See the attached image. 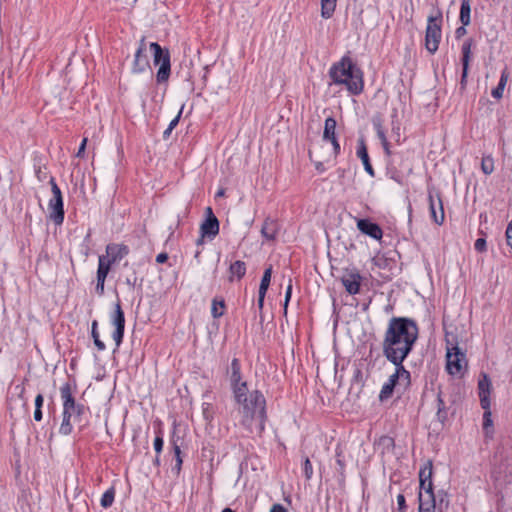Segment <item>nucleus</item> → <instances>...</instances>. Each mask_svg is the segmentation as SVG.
<instances>
[{
    "label": "nucleus",
    "mask_w": 512,
    "mask_h": 512,
    "mask_svg": "<svg viewBox=\"0 0 512 512\" xmlns=\"http://www.w3.org/2000/svg\"><path fill=\"white\" fill-rule=\"evenodd\" d=\"M416 322L406 317L389 320L382 341L383 356L392 364H402L418 339Z\"/></svg>",
    "instance_id": "1"
},
{
    "label": "nucleus",
    "mask_w": 512,
    "mask_h": 512,
    "mask_svg": "<svg viewBox=\"0 0 512 512\" xmlns=\"http://www.w3.org/2000/svg\"><path fill=\"white\" fill-rule=\"evenodd\" d=\"M237 405L239 425L249 433L262 434L267 420L266 399L263 393L257 389L249 390L248 387L233 394Z\"/></svg>",
    "instance_id": "2"
},
{
    "label": "nucleus",
    "mask_w": 512,
    "mask_h": 512,
    "mask_svg": "<svg viewBox=\"0 0 512 512\" xmlns=\"http://www.w3.org/2000/svg\"><path fill=\"white\" fill-rule=\"evenodd\" d=\"M328 75L331 79L330 85H344L352 95H359L363 91L362 71L349 56H343L338 62L333 63Z\"/></svg>",
    "instance_id": "3"
},
{
    "label": "nucleus",
    "mask_w": 512,
    "mask_h": 512,
    "mask_svg": "<svg viewBox=\"0 0 512 512\" xmlns=\"http://www.w3.org/2000/svg\"><path fill=\"white\" fill-rule=\"evenodd\" d=\"M61 400L63 402V419L59 428L62 435H69L73 426L71 420L74 422H81V417L85 412V407L82 404L76 403L72 395V387L70 383H65L60 387Z\"/></svg>",
    "instance_id": "4"
},
{
    "label": "nucleus",
    "mask_w": 512,
    "mask_h": 512,
    "mask_svg": "<svg viewBox=\"0 0 512 512\" xmlns=\"http://www.w3.org/2000/svg\"><path fill=\"white\" fill-rule=\"evenodd\" d=\"M491 380L486 373H481L478 380V395L480 398V405L484 410L483 414V428L487 430L492 426L491 411H490V393H491Z\"/></svg>",
    "instance_id": "5"
},
{
    "label": "nucleus",
    "mask_w": 512,
    "mask_h": 512,
    "mask_svg": "<svg viewBox=\"0 0 512 512\" xmlns=\"http://www.w3.org/2000/svg\"><path fill=\"white\" fill-rule=\"evenodd\" d=\"M150 49L153 52V63L159 65L156 74L159 83L168 80L171 71L170 53L168 49H163L157 42L150 43Z\"/></svg>",
    "instance_id": "6"
},
{
    "label": "nucleus",
    "mask_w": 512,
    "mask_h": 512,
    "mask_svg": "<svg viewBox=\"0 0 512 512\" xmlns=\"http://www.w3.org/2000/svg\"><path fill=\"white\" fill-rule=\"evenodd\" d=\"M49 183L52 191V198L48 202L49 218L54 224L61 225L64 221L62 192L54 178H51Z\"/></svg>",
    "instance_id": "7"
},
{
    "label": "nucleus",
    "mask_w": 512,
    "mask_h": 512,
    "mask_svg": "<svg viewBox=\"0 0 512 512\" xmlns=\"http://www.w3.org/2000/svg\"><path fill=\"white\" fill-rule=\"evenodd\" d=\"M441 40V14L429 16L426 27L425 47L430 53L438 50Z\"/></svg>",
    "instance_id": "8"
},
{
    "label": "nucleus",
    "mask_w": 512,
    "mask_h": 512,
    "mask_svg": "<svg viewBox=\"0 0 512 512\" xmlns=\"http://www.w3.org/2000/svg\"><path fill=\"white\" fill-rule=\"evenodd\" d=\"M446 369L451 375H458L466 365L465 354L457 345L447 347L446 352Z\"/></svg>",
    "instance_id": "9"
},
{
    "label": "nucleus",
    "mask_w": 512,
    "mask_h": 512,
    "mask_svg": "<svg viewBox=\"0 0 512 512\" xmlns=\"http://www.w3.org/2000/svg\"><path fill=\"white\" fill-rule=\"evenodd\" d=\"M110 321L115 326V331L112 333V338L115 342L116 348H119L124 337L125 330V316L119 302L115 304L114 312L110 316Z\"/></svg>",
    "instance_id": "10"
},
{
    "label": "nucleus",
    "mask_w": 512,
    "mask_h": 512,
    "mask_svg": "<svg viewBox=\"0 0 512 512\" xmlns=\"http://www.w3.org/2000/svg\"><path fill=\"white\" fill-rule=\"evenodd\" d=\"M340 281L350 295L360 291L362 276L356 268H346L342 271Z\"/></svg>",
    "instance_id": "11"
},
{
    "label": "nucleus",
    "mask_w": 512,
    "mask_h": 512,
    "mask_svg": "<svg viewBox=\"0 0 512 512\" xmlns=\"http://www.w3.org/2000/svg\"><path fill=\"white\" fill-rule=\"evenodd\" d=\"M227 373L233 394L236 393L238 389L241 391L248 387L247 382L242 379L241 365L237 358L232 359Z\"/></svg>",
    "instance_id": "12"
},
{
    "label": "nucleus",
    "mask_w": 512,
    "mask_h": 512,
    "mask_svg": "<svg viewBox=\"0 0 512 512\" xmlns=\"http://www.w3.org/2000/svg\"><path fill=\"white\" fill-rule=\"evenodd\" d=\"M206 214L207 217L200 226V232L202 234V238L207 237L210 240H212L219 233V221L217 217L213 214L211 207L206 208Z\"/></svg>",
    "instance_id": "13"
},
{
    "label": "nucleus",
    "mask_w": 512,
    "mask_h": 512,
    "mask_svg": "<svg viewBox=\"0 0 512 512\" xmlns=\"http://www.w3.org/2000/svg\"><path fill=\"white\" fill-rule=\"evenodd\" d=\"M395 366V372L391 374L387 380V383L394 387H402L406 389L410 385L411 375L408 370L402 364H393Z\"/></svg>",
    "instance_id": "14"
},
{
    "label": "nucleus",
    "mask_w": 512,
    "mask_h": 512,
    "mask_svg": "<svg viewBox=\"0 0 512 512\" xmlns=\"http://www.w3.org/2000/svg\"><path fill=\"white\" fill-rule=\"evenodd\" d=\"M111 263L107 260L105 255H100L98 258V269H97V284L96 293L98 295L104 294V285L106 277L111 269Z\"/></svg>",
    "instance_id": "15"
},
{
    "label": "nucleus",
    "mask_w": 512,
    "mask_h": 512,
    "mask_svg": "<svg viewBox=\"0 0 512 512\" xmlns=\"http://www.w3.org/2000/svg\"><path fill=\"white\" fill-rule=\"evenodd\" d=\"M145 50H146L145 40L141 39V41L139 43V47L136 50V53L134 56V61H133V65H132L133 73H142L149 66V61L145 54Z\"/></svg>",
    "instance_id": "16"
},
{
    "label": "nucleus",
    "mask_w": 512,
    "mask_h": 512,
    "mask_svg": "<svg viewBox=\"0 0 512 512\" xmlns=\"http://www.w3.org/2000/svg\"><path fill=\"white\" fill-rule=\"evenodd\" d=\"M357 228L365 235L375 240H380L383 236L381 227L368 219H360L357 221Z\"/></svg>",
    "instance_id": "17"
},
{
    "label": "nucleus",
    "mask_w": 512,
    "mask_h": 512,
    "mask_svg": "<svg viewBox=\"0 0 512 512\" xmlns=\"http://www.w3.org/2000/svg\"><path fill=\"white\" fill-rule=\"evenodd\" d=\"M106 253L107 260L114 264L128 255L129 248L124 244H109L106 246Z\"/></svg>",
    "instance_id": "18"
},
{
    "label": "nucleus",
    "mask_w": 512,
    "mask_h": 512,
    "mask_svg": "<svg viewBox=\"0 0 512 512\" xmlns=\"http://www.w3.org/2000/svg\"><path fill=\"white\" fill-rule=\"evenodd\" d=\"M428 199L430 215L432 220L438 225L442 224L445 218V214L441 198L438 197L437 200H435L434 197L431 194H429Z\"/></svg>",
    "instance_id": "19"
},
{
    "label": "nucleus",
    "mask_w": 512,
    "mask_h": 512,
    "mask_svg": "<svg viewBox=\"0 0 512 512\" xmlns=\"http://www.w3.org/2000/svg\"><path fill=\"white\" fill-rule=\"evenodd\" d=\"M280 230V225L277 220L267 217L263 225L261 227V235L267 240V241H274L277 237V234Z\"/></svg>",
    "instance_id": "20"
},
{
    "label": "nucleus",
    "mask_w": 512,
    "mask_h": 512,
    "mask_svg": "<svg viewBox=\"0 0 512 512\" xmlns=\"http://www.w3.org/2000/svg\"><path fill=\"white\" fill-rule=\"evenodd\" d=\"M356 155L362 161L365 171L371 177H374L375 171L370 163L367 147L363 138L358 139Z\"/></svg>",
    "instance_id": "21"
},
{
    "label": "nucleus",
    "mask_w": 512,
    "mask_h": 512,
    "mask_svg": "<svg viewBox=\"0 0 512 512\" xmlns=\"http://www.w3.org/2000/svg\"><path fill=\"white\" fill-rule=\"evenodd\" d=\"M471 47H472V39L465 40L462 45V76H461L462 86L465 84L466 77L468 74L469 62H470V58H471Z\"/></svg>",
    "instance_id": "22"
},
{
    "label": "nucleus",
    "mask_w": 512,
    "mask_h": 512,
    "mask_svg": "<svg viewBox=\"0 0 512 512\" xmlns=\"http://www.w3.org/2000/svg\"><path fill=\"white\" fill-rule=\"evenodd\" d=\"M437 512H447L450 505L449 494L444 490H438L434 495Z\"/></svg>",
    "instance_id": "23"
},
{
    "label": "nucleus",
    "mask_w": 512,
    "mask_h": 512,
    "mask_svg": "<svg viewBox=\"0 0 512 512\" xmlns=\"http://www.w3.org/2000/svg\"><path fill=\"white\" fill-rule=\"evenodd\" d=\"M336 126L337 122L333 117L326 118L323 131L324 141L334 140L336 138Z\"/></svg>",
    "instance_id": "24"
},
{
    "label": "nucleus",
    "mask_w": 512,
    "mask_h": 512,
    "mask_svg": "<svg viewBox=\"0 0 512 512\" xmlns=\"http://www.w3.org/2000/svg\"><path fill=\"white\" fill-rule=\"evenodd\" d=\"M230 277L229 280L233 281L234 277L241 279L246 273V265L243 261H235L229 267Z\"/></svg>",
    "instance_id": "25"
},
{
    "label": "nucleus",
    "mask_w": 512,
    "mask_h": 512,
    "mask_svg": "<svg viewBox=\"0 0 512 512\" xmlns=\"http://www.w3.org/2000/svg\"><path fill=\"white\" fill-rule=\"evenodd\" d=\"M470 13H471V5L470 0H461V8L459 19L462 25L468 26L470 24Z\"/></svg>",
    "instance_id": "26"
},
{
    "label": "nucleus",
    "mask_w": 512,
    "mask_h": 512,
    "mask_svg": "<svg viewBox=\"0 0 512 512\" xmlns=\"http://www.w3.org/2000/svg\"><path fill=\"white\" fill-rule=\"evenodd\" d=\"M508 77H509V74H508L507 70L506 69L503 70L502 73H501L500 80H499V83H498L497 87L494 88L492 90V92H491L492 96L495 99L502 98L505 86H506L507 81H508Z\"/></svg>",
    "instance_id": "27"
},
{
    "label": "nucleus",
    "mask_w": 512,
    "mask_h": 512,
    "mask_svg": "<svg viewBox=\"0 0 512 512\" xmlns=\"http://www.w3.org/2000/svg\"><path fill=\"white\" fill-rule=\"evenodd\" d=\"M420 481V491H419V497L425 498V499H434V491H433V482L432 481Z\"/></svg>",
    "instance_id": "28"
},
{
    "label": "nucleus",
    "mask_w": 512,
    "mask_h": 512,
    "mask_svg": "<svg viewBox=\"0 0 512 512\" xmlns=\"http://www.w3.org/2000/svg\"><path fill=\"white\" fill-rule=\"evenodd\" d=\"M337 0H321V16L325 19H329L336 8Z\"/></svg>",
    "instance_id": "29"
},
{
    "label": "nucleus",
    "mask_w": 512,
    "mask_h": 512,
    "mask_svg": "<svg viewBox=\"0 0 512 512\" xmlns=\"http://www.w3.org/2000/svg\"><path fill=\"white\" fill-rule=\"evenodd\" d=\"M171 444H172V448H173V452H174V456H175V466L173 467V470H175L177 472V474L180 472L181 470V467H182V463H183V460H182V457H181V449H180V446L178 445L177 443V440H175L174 438L171 439Z\"/></svg>",
    "instance_id": "30"
},
{
    "label": "nucleus",
    "mask_w": 512,
    "mask_h": 512,
    "mask_svg": "<svg viewBox=\"0 0 512 512\" xmlns=\"http://www.w3.org/2000/svg\"><path fill=\"white\" fill-rule=\"evenodd\" d=\"M435 505L436 502L434 499L431 500L419 497L418 512H437Z\"/></svg>",
    "instance_id": "31"
},
{
    "label": "nucleus",
    "mask_w": 512,
    "mask_h": 512,
    "mask_svg": "<svg viewBox=\"0 0 512 512\" xmlns=\"http://www.w3.org/2000/svg\"><path fill=\"white\" fill-rule=\"evenodd\" d=\"M91 335L94 340V344L99 351H104L106 346L104 342L100 340L99 332H98V322L94 320L91 325Z\"/></svg>",
    "instance_id": "32"
},
{
    "label": "nucleus",
    "mask_w": 512,
    "mask_h": 512,
    "mask_svg": "<svg viewBox=\"0 0 512 512\" xmlns=\"http://www.w3.org/2000/svg\"><path fill=\"white\" fill-rule=\"evenodd\" d=\"M115 498V489L113 487L106 490L101 497V506L103 508H109L112 506Z\"/></svg>",
    "instance_id": "33"
},
{
    "label": "nucleus",
    "mask_w": 512,
    "mask_h": 512,
    "mask_svg": "<svg viewBox=\"0 0 512 512\" xmlns=\"http://www.w3.org/2000/svg\"><path fill=\"white\" fill-rule=\"evenodd\" d=\"M271 276H272V266H269L268 268H266L264 270V273H263V276H262V279L260 282L259 291H261L262 293H267V290H268L270 282H271Z\"/></svg>",
    "instance_id": "34"
},
{
    "label": "nucleus",
    "mask_w": 512,
    "mask_h": 512,
    "mask_svg": "<svg viewBox=\"0 0 512 512\" xmlns=\"http://www.w3.org/2000/svg\"><path fill=\"white\" fill-rule=\"evenodd\" d=\"M432 474H433V466L432 462L428 461L424 467H422L419 471V480L423 481H432Z\"/></svg>",
    "instance_id": "35"
},
{
    "label": "nucleus",
    "mask_w": 512,
    "mask_h": 512,
    "mask_svg": "<svg viewBox=\"0 0 512 512\" xmlns=\"http://www.w3.org/2000/svg\"><path fill=\"white\" fill-rule=\"evenodd\" d=\"M224 308H225V304H224V301L221 300V301H217L216 299H214L212 301V307H211V314L214 318H219L223 315L224 313Z\"/></svg>",
    "instance_id": "36"
},
{
    "label": "nucleus",
    "mask_w": 512,
    "mask_h": 512,
    "mask_svg": "<svg viewBox=\"0 0 512 512\" xmlns=\"http://www.w3.org/2000/svg\"><path fill=\"white\" fill-rule=\"evenodd\" d=\"M481 169L486 175H490L494 171V161L491 156H485L482 158Z\"/></svg>",
    "instance_id": "37"
},
{
    "label": "nucleus",
    "mask_w": 512,
    "mask_h": 512,
    "mask_svg": "<svg viewBox=\"0 0 512 512\" xmlns=\"http://www.w3.org/2000/svg\"><path fill=\"white\" fill-rule=\"evenodd\" d=\"M202 414H203V418L211 423L213 418H214V408H213V405L211 403H208V402H204L202 404Z\"/></svg>",
    "instance_id": "38"
},
{
    "label": "nucleus",
    "mask_w": 512,
    "mask_h": 512,
    "mask_svg": "<svg viewBox=\"0 0 512 512\" xmlns=\"http://www.w3.org/2000/svg\"><path fill=\"white\" fill-rule=\"evenodd\" d=\"M394 386H391L389 385L387 382L382 386V389L380 391V394H379V398L381 401H384L388 398L391 397L392 393H393V390H394Z\"/></svg>",
    "instance_id": "39"
},
{
    "label": "nucleus",
    "mask_w": 512,
    "mask_h": 512,
    "mask_svg": "<svg viewBox=\"0 0 512 512\" xmlns=\"http://www.w3.org/2000/svg\"><path fill=\"white\" fill-rule=\"evenodd\" d=\"M163 445H164V440H163L162 433H161V431H158L157 435L154 439V443H153L154 450L158 455H160V453L162 452Z\"/></svg>",
    "instance_id": "40"
},
{
    "label": "nucleus",
    "mask_w": 512,
    "mask_h": 512,
    "mask_svg": "<svg viewBox=\"0 0 512 512\" xmlns=\"http://www.w3.org/2000/svg\"><path fill=\"white\" fill-rule=\"evenodd\" d=\"M336 464L338 465L337 471L344 478L345 464L342 459V451L339 449L336 450Z\"/></svg>",
    "instance_id": "41"
},
{
    "label": "nucleus",
    "mask_w": 512,
    "mask_h": 512,
    "mask_svg": "<svg viewBox=\"0 0 512 512\" xmlns=\"http://www.w3.org/2000/svg\"><path fill=\"white\" fill-rule=\"evenodd\" d=\"M303 473L307 480H310L312 478L313 467H312V464H311L309 458H307V457L305 458L304 463H303Z\"/></svg>",
    "instance_id": "42"
},
{
    "label": "nucleus",
    "mask_w": 512,
    "mask_h": 512,
    "mask_svg": "<svg viewBox=\"0 0 512 512\" xmlns=\"http://www.w3.org/2000/svg\"><path fill=\"white\" fill-rule=\"evenodd\" d=\"M291 295H292V281L290 279L289 283H288V286L286 288V292H285V300H284V307H283L284 315L287 314L288 303H289V301L291 299Z\"/></svg>",
    "instance_id": "43"
},
{
    "label": "nucleus",
    "mask_w": 512,
    "mask_h": 512,
    "mask_svg": "<svg viewBox=\"0 0 512 512\" xmlns=\"http://www.w3.org/2000/svg\"><path fill=\"white\" fill-rule=\"evenodd\" d=\"M374 128H375V130H376V133H377L378 138H379V139H380V141H381V144H385V143H386V141H387V138H386L385 132H384V130H383V128H382V126H381V124H380V123H376V122H375V123H374Z\"/></svg>",
    "instance_id": "44"
},
{
    "label": "nucleus",
    "mask_w": 512,
    "mask_h": 512,
    "mask_svg": "<svg viewBox=\"0 0 512 512\" xmlns=\"http://www.w3.org/2000/svg\"><path fill=\"white\" fill-rule=\"evenodd\" d=\"M445 403L441 399L440 395H438L437 398V416L439 419L445 418Z\"/></svg>",
    "instance_id": "45"
},
{
    "label": "nucleus",
    "mask_w": 512,
    "mask_h": 512,
    "mask_svg": "<svg viewBox=\"0 0 512 512\" xmlns=\"http://www.w3.org/2000/svg\"><path fill=\"white\" fill-rule=\"evenodd\" d=\"M474 248L478 252H484L486 250V240L484 238H478L474 243Z\"/></svg>",
    "instance_id": "46"
},
{
    "label": "nucleus",
    "mask_w": 512,
    "mask_h": 512,
    "mask_svg": "<svg viewBox=\"0 0 512 512\" xmlns=\"http://www.w3.org/2000/svg\"><path fill=\"white\" fill-rule=\"evenodd\" d=\"M397 504L399 512H405L407 506L405 496L403 494L397 495Z\"/></svg>",
    "instance_id": "47"
},
{
    "label": "nucleus",
    "mask_w": 512,
    "mask_h": 512,
    "mask_svg": "<svg viewBox=\"0 0 512 512\" xmlns=\"http://www.w3.org/2000/svg\"><path fill=\"white\" fill-rule=\"evenodd\" d=\"M183 108H184V106H182V107H181V109L179 110L178 114H177V115L174 117V119H172V120H171V122L169 123L168 127H169L170 129H172V130H173V129L177 126V124L179 123V120H180L181 115H182Z\"/></svg>",
    "instance_id": "48"
},
{
    "label": "nucleus",
    "mask_w": 512,
    "mask_h": 512,
    "mask_svg": "<svg viewBox=\"0 0 512 512\" xmlns=\"http://www.w3.org/2000/svg\"><path fill=\"white\" fill-rule=\"evenodd\" d=\"M506 240L507 244L512 248V220L510 221L506 229Z\"/></svg>",
    "instance_id": "49"
},
{
    "label": "nucleus",
    "mask_w": 512,
    "mask_h": 512,
    "mask_svg": "<svg viewBox=\"0 0 512 512\" xmlns=\"http://www.w3.org/2000/svg\"><path fill=\"white\" fill-rule=\"evenodd\" d=\"M329 142H331L333 146V155L334 157H336L340 153V144L337 138H335L334 140H329Z\"/></svg>",
    "instance_id": "50"
},
{
    "label": "nucleus",
    "mask_w": 512,
    "mask_h": 512,
    "mask_svg": "<svg viewBox=\"0 0 512 512\" xmlns=\"http://www.w3.org/2000/svg\"><path fill=\"white\" fill-rule=\"evenodd\" d=\"M86 144H87V138H84L79 146L78 151H77V154H76L77 157H83L85 148H86Z\"/></svg>",
    "instance_id": "51"
},
{
    "label": "nucleus",
    "mask_w": 512,
    "mask_h": 512,
    "mask_svg": "<svg viewBox=\"0 0 512 512\" xmlns=\"http://www.w3.org/2000/svg\"><path fill=\"white\" fill-rule=\"evenodd\" d=\"M136 282H137V277L136 275H133V277H127L126 280H125V283L131 288L133 289L136 285Z\"/></svg>",
    "instance_id": "52"
},
{
    "label": "nucleus",
    "mask_w": 512,
    "mask_h": 512,
    "mask_svg": "<svg viewBox=\"0 0 512 512\" xmlns=\"http://www.w3.org/2000/svg\"><path fill=\"white\" fill-rule=\"evenodd\" d=\"M168 260V254L165 252H162L156 256V262L157 263H165Z\"/></svg>",
    "instance_id": "53"
},
{
    "label": "nucleus",
    "mask_w": 512,
    "mask_h": 512,
    "mask_svg": "<svg viewBox=\"0 0 512 512\" xmlns=\"http://www.w3.org/2000/svg\"><path fill=\"white\" fill-rule=\"evenodd\" d=\"M466 26L462 25L461 27H458L455 31L456 38H461L467 33V30L465 28Z\"/></svg>",
    "instance_id": "54"
},
{
    "label": "nucleus",
    "mask_w": 512,
    "mask_h": 512,
    "mask_svg": "<svg viewBox=\"0 0 512 512\" xmlns=\"http://www.w3.org/2000/svg\"><path fill=\"white\" fill-rule=\"evenodd\" d=\"M265 295H266V293H262L261 291H258V301H257V304H258V307H259L260 310L263 308Z\"/></svg>",
    "instance_id": "55"
},
{
    "label": "nucleus",
    "mask_w": 512,
    "mask_h": 512,
    "mask_svg": "<svg viewBox=\"0 0 512 512\" xmlns=\"http://www.w3.org/2000/svg\"><path fill=\"white\" fill-rule=\"evenodd\" d=\"M44 398L42 394H38L35 398V408H42Z\"/></svg>",
    "instance_id": "56"
},
{
    "label": "nucleus",
    "mask_w": 512,
    "mask_h": 512,
    "mask_svg": "<svg viewBox=\"0 0 512 512\" xmlns=\"http://www.w3.org/2000/svg\"><path fill=\"white\" fill-rule=\"evenodd\" d=\"M270 512H287V510L281 504L272 505Z\"/></svg>",
    "instance_id": "57"
},
{
    "label": "nucleus",
    "mask_w": 512,
    "mask_h": 512,
    "mask_svg": "<svg viewBox=\"0 0 512 512\" xmlns=\"http://www.w3.org/2000/svg\"><path fill=\"white\" fill-rule=\"evenodd\" d=\"M34 419H35V421H41L42 420V410H41V408H35Z\"/></svg>",
    "instance_id": "58"
},
{
    "label": "nucleus",
    "mask_w": 512,
    "mask_h": 512,
    "mask_svg": "<svg viewBox=\"0 0 512 512\" xmlns=\"http://www.w3.org/2000/svg\"><path fill=\"white\" fill-rule=\"evenodd\" d=\"M315 168L317 171H319L320 173L324 172L325 171V167H324V164L323 162H315Z\"/></svg>",
    "instance_id": "59"
},
{
    "label": "nucleus",
    "mask_w": 512,
    "mask_h": 512,
    "mask_svg": "<svg viewBox=\"0 0 512 512\" xmlns=\"http://www.w3.org/2000/svg\"><path fill=\"white\" fill-rule=\"evenodd\" d=\"M382 147H383V149H384L385 153H386L387 155H390V153H391V152H390V147H389V142H388V140L386 141V143H385V144H382Z\"/></svg>",
    "instance_id": "60"
},
{
    "label": "nucleus",
    "mask_w": 512,
    "mask_h": 512,
    "mask_svg": "<svg viewBox=\"0 0 512 512\" xmlns=\"http://www.w3.org/2000/svg\"><path fill=\"white\" fill-rule=\"evenodd\" d=\"M172 131H173L172 129L167 127V129L163 132V138L167 139L170 136V134L172 133Z\"/></svg>",
    "instance_id": "61"
},
{
    "label": "nucleus",
    "mask_w": 512,
    "mask_h": 512,
    "mask_svg": "<svg viewBox=\"0 0 512 512\" xmlns=\"http://www.w3.org/2000/svg\"><path fill=\"white\" fill-rule=\"evenodd\" d=\"M391 178H392V179H394L396 182L401 183V178H400V176H399V175H395V174H393V175L391 176Z\"/></svg>",
    "instance_id": "62"
},
{
    "label": "nucleus",
    "mask_w": 512,
    "mask_h": 512,
    "mask_svg": "<svg viewBox=\"0 0 512 512\" xmlns=\"http://www.w3.org/2000/svg\"><path fill=\"white\" fill-rule=\"evenodd\" d=\"M203 243H204V238H202V236H201L199 239H197V241H196V245L200 246V245H202Z\"/></svg>",
    "instance_id": "63"
},
{
    "label": "nucleus",
    "mask_w": 512,
    "mask_h": 512,
    "mask_svg": "<svg viewBox=\"0 0 512 512\" xmlns=\"http://www.w3.org/2000/svg\"><path fill=\"white\" fill-rule=\"evenodd\" d=\"M222 512H235V511H234V510H232L231 508H228V507H227V508H224V509L222 510Z\"/></svg>",
    "instance_id": "64"
}]
</instances>
